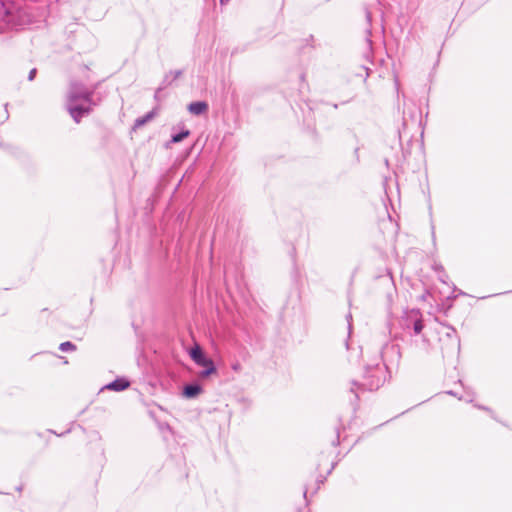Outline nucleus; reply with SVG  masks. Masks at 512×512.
I'll list each match as a JSON object with an SVG mask.
<instances>
[{
  "label": "nucleus",
  "mask_w": 512,
  "mask_h": 512,
  "mask_svg": "<svg viewBox=\"0 0 512 512\" xmlns=\"http://www.w3.org/2000/svg\"><path fill=\"white\" fill-rule=\"evenodd\" d=\"M59 348L63 352L76 350V346L69 341L61 343Z\"/></svg>",
  "instance_id": "7"
},
{
  "label": "nucleus",
  "mask_w": 512,
  "mask_h": 512,
  "mask_svg": "<svg viewBox=\"0 0 512 512\" xmlns=\"http://www.w3.org/2000/svg\"><path fill=\"white\" fill-rule=\"evenodd\" d=\"M5 15V20L14 25H24L30 22L29 15L21 8L7 7Z\"/></svg>",
  "instance_id": "2"
},
{
  "label": "nucleus",
  "mask_w": 512,
  "mask_h": 512,
  "mask_svg": "<svg viewBox=\"0 0 512 512\" xmlns=\"http://www.w3.org/2000/svg\"><path fill=\"white\" fill-rule=\"evenodd\" d=\"M188 135H189V131H183L177 135H174L172 137V141L175 143H178V142L182 141L184 138H186Z\"/></svg>",
  "instance_id": "9"
},
{
  "label": "nucleus",
  "mask_w": 512,
  "mask_h": 512,
  "mask_svg": "<svg viewBox=\"0 0 512 512\" xmlns=\"http://www.w3.org/2000/svg\"><path fill=\"white\" fill-rule=\"evenodd\" d=\"M233 369H234V370H239V369H240V365H239V364L234 365V366H233Z\"/></svg>",
  "instance_id": "12"
},
{
  "label": "nucleus",
  "mask_w": 512,
  "mask_h": 512,
  "mask_svg": "<svg viewBox=\"0 0 512 512\" xmlns=\"http://www.w3.org/2000/svg\"><path fill=\"white\" fill-rule=\"evenodd\" d=\"M423 323L421 320H417L415 323H414V331L415 333L419 334L421 333V331L423 330Z\"/></svg>",
  "instance_id": "10"
},
{
  "label": "nucleus",
  "mask_w": 512,
  "mask_h": 512,
  "mask_svg": "<svg viewBox=\"0 0 512 512\" xmlns=\"http://www.w3.org/2000/svg\"><path fill=\"white\" fill-rule=\"evenodd\" d=\"M201 391V388L197 385H189L184 389V395L188 398L197 396Z\"/></svg>",
  "instance_id": "6"
},
{
  "label": "nucleus",
  "mask_w": 512,
  "mask_h": 512,
  "mask_svg": "<svg viewBox=\"0 0 512 512\" xmlns=\"http://www.w3.org/2000/svg\"><path fill=\"white\" fill-rule=\"evenodd\" d=\"M152 118V114L149 113L147 114L145 117L143 118H139L135 121V128L137 127H140L142 125H144L148 120H150Z\"/></svg>",
  "instance_id": "8"
},
{
  "label": "nucleus",
  "mask_w": 512,
  "mask_h": 512,
  "mask_svg": "<svg viewBox=\"0 0 512 512\" xmlns=\"http://www.w3.org/2000/svg\"><path fill=\"white\" fill-rule=\"evenodd\" d=\"M90 111L89 108H83V107H73V108H70L69 112L71 114V116L73 117V119L79 123L80 122V118L83 114H86Z\"/></svg>",
  "instance_id": "5"
},
{
  "label": "nucleus",
  "mask_w": 512,
  "mask_h": 512,
  "mask_svg": "<svg viewBox=\"0 0 512 512\" xmlns=\"http://www.w3.org/2000/svg\"><path fill=\"white\" fill-rule=\"evenodd\" d=\"M35 73H36V70H35V69H33V70L30 72V80H32V79H33V77H34Z\"/></svg>",
  "instance_id": "11"
},
{
  "label": "nucleus",
  "mask_w": 512,
  "mask_h": 512,
  "mask_svg": "<svg viewBox=\"0 0 512 512\" xmlns=\"http://www.w3.org/2000/svg\"><path fill=\"white\" fill-rule=\"evenodd\" d=\"M129 386L130 382L128 380H126L125 378H119L108 384L106 388L114 391H123L127 389Z\"/></svg>",
  "instance_id": "3"
},
{
  "label": "nucleus",
  "mask_w": 512,
  "mask_h": 512,
  "mask_svg": "<svg viewBox=\"0 0 512 512\" xmlns=\"http://www.w3.org/2000/svg\"><path fill=\"white\" fill-rule=\"evenodd\" d=\"M207 109H208V104L203 101L193 102V103L189 104V106H188L189 112L194 115H200V114L206 112Z\"/></svg>",
  "instance_id": "4"
},
{
  "label": "nucleus",
  "mask_w": 512,
  "mask_h": 512,
  "mask_svg": "<svg viewBox=\"0 0 512 512\" xmlns=\"http://www.w3.org/2000/svg\"><path fill=\"white\" fill-rule=\"evenodd\" d=\"M220 1H221V3L223 4V3L228 2L229 0H220Z\"/></svg>",
  "instance_id": "13"
},
{
  "label": "nucleus",
  "mask_w": 512,
  "mask_h": 512,
  "mask_svg": "<svg viewBox=\"0 0 512 512\" xmlns=\"http://www.w3.org/2000/svg\"><path fill=\"white\" fill-rule=\"evenodd\" d=\"M190 356L195 363L198 365L205 367L206 370L202 372V377H207L216 372V368L211 359H208L204 356V353L199 345H195L191 351Z\"/></svg>",
  "instance_id": "1"
}]
</instances>
